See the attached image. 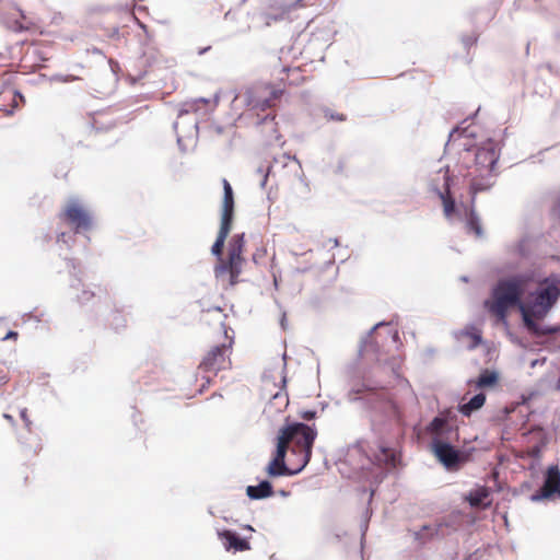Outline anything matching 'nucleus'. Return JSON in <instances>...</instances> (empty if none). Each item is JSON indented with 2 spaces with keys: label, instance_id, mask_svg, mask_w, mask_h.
<instances>
[{
  "label": "nucleus",
  "instance_id": "obj_1",
  "mask_svg": "<svg viewBox=\"0 0 560 560\" xmlns=\"http://www.w3.org/2000/svg\"><path fill=\"white\" fill-rule=\"evenodd\" d=\"M500 158V148L491 139L485 141L475 152V161L468 167L469 190L472 196L490 189L498 175L497 164Z\"/></svg>",
  "mask_w": 560,
  "mask_h": 560
},
{
  "label": "nucleus",
  "instance_id": "obj_2",
  "mask_svg": "<svg viewBox=\"0 0 560 560\" xmlns=\"http://www.w3.org/2000/svg\"><path fill=\"white\" fill-rule=\"evenodd\" d=\"M316 436L314 428L295 422L280 429L277 443H282L284 450L291 452L293 459L298 460L296 470H302L311 460Z\"/></svg>",
  "mask_w": 560,
  "mask_h": 560
},
{
  "label": "nucleus",
  "instance_id": "obj_3",
  "mask_svg": "<svg viewBox=\"0 0 560 560\" xmlns=\"http://www.w3.org/2000/svg\"><path fill=\"white\" fill-rule=\"evenodd\" d=\"M525 282L520 278L501 280L494 288L492 300L486 302L489 312L500 322H505L508 311L517 306L520 308L521 298L524 293Z\"/></svg>",
  "mask_w": 560,
  "mask_h": 560
},
{
  "label": "nucleus",
  "instance_id": "obj_4",
  "mask_svg": "<svg viewBox=\"0 0 560 560\" xmlns=\"http://www.w3.org/2000/svg\"><path fill=\"white\" fill-rule=\"evenodd\" d=\"M244 247V233L235 234L229 243L228 257L220 258V262L214 268L215 278L225 288H232L238 282L245 261L243 257Z\"/></svg>",
  "mask_w": 560,
  "mask_h": 560
},
{
  "label": "nucleus",
  "instance_id": "obj_5",
  "mask_svg": "<svg viewBox=\"0 0 560 560\" xmlns=\"http://www.w3.org/2000/svg\"><path fill=\"white\" fill-rule=\"evenodd\" d=\"M560 295V290L556 284H547L540 287L536 293L534 301L526 305L520 304V312L523 317L525 327L530 332H538V325L536 319L546 316L552 305L557 302Z\"/></svg>",
  "mask_w": 560,
  "mask_h": 560
},
{
  "label": "nucleus",
  "instance_id": "obj_6",
  "mask_svg": "<svg viewBox=\"0 0 560 560\" xmlns=\"http://www.w3.org/2000/svg\"><path fill=\"white\" fill-rule=\"evenodd\" d=\"M222 336L221 340L210 349L203 355L199 363L198 370L212 373L217 375L218 372L228 370L231 368V354L234 346L233 330L224 323L221 324Z\"/></svg>",
  "mask_w": 560,
  "mask_h": 560
},
{
  "label": "nucleus",
  "instance_id": "obj_7",
  "mask_svg": "<svg viewBox=\"0 0 560 560\" xmlns=\"http://www.w3.org/2000/svg\"><path fill=\"white\" fill-rule=\"evenodd\" d=\"M291 59V50L283 48L269 59L271 75L278 81L277 85L283 89L287 85L299 84L303 80L300 68L293 67Z\"/></svg>",
  "mask_w": 560,
  "mask_h": 560
},
{
  "label": "nucleus",
  "instance_id": "obj_8",
  "mask_svg": "<svg viewBox=\"0 0 560 560\" xmlns=\"http://www.w3.org/2000/svg\"><path fill=\"white\" fill-rule=\"evenodd\" d=\"M284 89L270 83L256 84L246 91V104L250 110L265 112L275 108Z\"/></svg>",
  "mask_w": 560,
  "mask_h": 560
},
{
  "label": "nucleus",
  "instance_id": "obj_9",
  "mask_svg": "<svg viewBox=\"0 0 560 560\" xmlns=\"http://www.w3.org/2000/svg\"><path fill=\"white\" fill-rule=\"evenodd\" d=\"M58 217L74 233L88 232L93 228L90 210L78 200L68 201Z\"/></svg>",
  "mask_w": 560,
  "mask_h": 560
},
{
  "label": "nucleus",
  "instance_id": "obj_10",
  "mask_svg": "<svg viewBox=\"0 0 560 560\" xmlns=\"http://www.w3.org/2000/svg\"><path fill=\"white\" fill-rule=\"evenodd\" d=\"M432 451L439 462L450 471H457L469 460V455L441 439L432 440Z\"/></svg>",
  "mask_w": 560,
  "mask_h": 560
},
{
  "label": "nucleus",
  "instance_id": "obj_11",
  "mask_svg": "<svg viewBox=\"0 0 560 560\" xmlns=\"http://www.w3.org/2000/svg\"><path fill=\"white\" fill-rule=\"evenodd\" d=\"M355 395H361L366 392L374 393L377 397V408H380L388 417L400 422L404 417L402 406L397 400L396 396L387 390L382 389L375 393L374 388L368 387L364 384L358 385L351 390Z\"/></svg>",
  "mask_w": 560,
  "mask_h": 560
},
{
  "label": "nucleus",
  "instance_id": "obj_12",
  "mask_svg": "<svg viewBox=\"0 0 560 560\" xmlns=\"http://www.w3.org/2000/svg\"><path fill=\"white\" fill-rule=\"evenodd\" d=\"M287 453L288 452L284 450L283 444L277 443L275 456L266 468V472L269 477L291 476L301 471L296 470L299 468L298 460L292 459L291 466L285 464Z\"/></svg>",
  "mask_w": 560,
  "mask_h": 560
},
{
  "label": "nucleus",
  "instance_id": "obj_13",
  "mask_svg": "<svg viewBox=\"0 0 560 560\" xmlns=\"http://www.w3.org/2000/svg\"><path fill=\"white\" fill-rule=\"evenodd\" d=\"M432 190L436 192L442 200L445 217L450 218L455 211V200L451 196L450 176L447 171L438 172L436 178L432 179Z\"/></svg>",
  "mask_w": 560,
  "mask_h": 560
},
{
  "label": "nucleus",
  "instance_id": "obj_14",
  "mask_svg": "<svg viewBox=\"0 0 560 560\" xmlns=\"http://www.w3.org/2000/svg\"><path fill=\"white\" fill-rule=\"evenodd\" d=\"M555 494L560 495V470L557 465L548 467L544 485L539 491L541 498H551Z\"/></svg>",
  "mask_w": 560,
  "mask_h": 560
},
{
  "label": "nucleus",
  "instance_id": "obj_15",
  "mask_svg": "<svg viewBox=\"0 0 560 560\" xmlns=\"http://www.w3.org/2000/svg\"><path fill=\"white\" fill-rule=\"evenodd\" d=\"M219 538L223 542L225 550L228 551H246L250 549V545L247 539L240 538L234 532L224 529L218 533Z\"/></svg>",
  "mask_w": 560,
  "mask_h": 560
},
{
  "label": "nucleus",
  "instance_id": "obj_16",
  "mask_svg": "<svg viewBox=\"0 0 560 560\" xmlns=\"http://www.w3.org/2000/svg\"><path fill=\"white\" fill-rule=\"evenodd\" d=\"M490 497V490L489 488L481 486L478 487L475 490H471L465 498V500L470 504L471 508H488L490 505V502L485 503V500H487Z\"/></svg>",
  "mask_w": 560,
  "mask_h": 560
},
{
  "label": "nucleus",
  "instance_id": "obj_17",
  "mask_svg": "<svg viewBox=\"0 0 560 560\" xmlns=\"http://www.w3.org/2000/svg\"><path fill=\"white\" fill-rule=\"evenodd\" d=\"M396 453L393 448L386 446H380L378 452L374 455V463L377 466L395 467L396 466Z\"/></svg>",
  "mask_w": 560,
  "mask_h": 560
},
{
  "label": "nucleus",
  "instance_id": "obj_18",
  "mask_svg": "<svg viewBox=\"0 0 560 560\" xmlns=\"http://www.w3.org/2000/svg\"><path fill=\"white\" fill-rule=\"evenodd\" d=\"M246 494L253 500L265 499L273 494L272 486L269 481L264 480L258 486H248Z\"/></svg>",
  "mask_w": 560,
  "mask_h": 560
},
{
  "label": "nucleus",
  "instance_id": "obj_19",
  "mask_svg": "<svg viewBox=\"0 0 560 560\" xmlns=\"http://www.w3.org/2000/svg\"><path fill=\"white\" fill-rule=\"evenodd\" d=\"M385 326L384 323L376 324L361 346V352H378L383 343L378 340L380 334L376 330Z\"/></svg>",
  "mask_w": 560,
  "mask_h": 560
},
{
  "label": "nucleus",
  "instance_id": "obj_20",
  "mask_svg": "<svg viewBox=\"0 0 560 560\" xmlns=\"http://www.w3.org/2000/svg\"><path fill=\"white\" fill-rule=\"evenodd\" d=\"M475 196L471 195V207L467 212L466 228L468 232H472L477 237H481L483 235V231L481 228V223L479 217L477 215L475 208Z\"/></svg>",
  "mask_w": 560,
  "mask_h": 560
},
{
  "label": "nucleus",
  "instance_id": "obj_21",
  "mask_svg": "<svg viewBox=\"0 0 560 560\" xmlns=\"http://www.w3.org/2000/svg\"><path fill=\"white\" fill-rule=\"evenodd\" d=\"M486 401V395L479 393L475 395L468 402L459 406V412L466 417H469L474 411L480 409Z\"/></svg>",
  "mask_w": 560,
  "mask_h": 560
},
{
  "label": "nucleus",
  "instance_id": "obj_22",
  "mask_svg": "<svg viewBox=\"0 0 560 560\" xmlns=\"http://www.w3.org/2000/svg\"><path fill=\"white\" fill-rule=\"evenodd\" d=\"M498 382V374L495 372L485 370L479 377L475 381L476 388L490 387Z\"/></svg>",
  "mask_w": 560,
  "mask_h": 560
},
{
  "label": "nucleus",
  "instance_id": "obj_23",
  "mask_svg": "<svg viewBox=\"0 0 560 560\" xmlns=\"http://www.w3.org/2000/svg\"><path fill=\"white\" fill-rule=\"evenodd\" d=\"M224 196H223V202H222V210H232L234 211V196H233V189L229 183L228 179H222Z\"/></svg>",
  "mask_w": 560,
  "mask_h": 560
},
{
  "label": "nucleus",
  "instance_id": "obj_24",
  "mask_svg": "<svg viewBox=\"0 0 560 560\" xmlns=\"http://www.w3.org/2000/svg\"><path fill=\"white\" fill-rule=\"evenodd\" d=\"M233 215H234V211L222 210L221 224H220V230H219L218 234L228 237V235L232 229Z\"/></svg>",
  "mask_w": 560,
  "mask_h": 560
},
{
  "label": "nucleus",
  "instance_id": "obj_25",
  "mask_svg": "<svg viewBox=\"0 0 560 560\" xmlns=\"http://www.w3.org/2000/svg\"><path fill=\"white\" fill-rule=\"evenodd\" d=\"M447 425V420L441 417H435L429 424V432L434 436L433 439H440L443 435L444 428Z\"/></svg>",
  "mask_w": 560,
  "mask_h": 560
},
{
  "label": "nucleus",
  "instance_id": "obj_26",
  "mask_svg": "<svg viewBox=\"0 0 560 560\" xmlns=\"http://www.w3.org/2000/svg\"><path fill=\"white\" fill-rule=\"evenodd\" d=\"M462 335L469 339V348L470 349H474L481 343V334L475 327H471L470 329H466L465 331L462 332Z\"/></svg>",
  "mask_w": 560,
  "mask_h": 560
},
{
  "label": "nucleus",
  "instance_id": "obj_27",
  "mask_svg": "<svg viewBox=\"0 0 560 560\" xmlns=\"http://www.w3.org/2000/svg\"><path fill=\"white\" fill-rule=\"evenodd\" d=\"M225 240H226V236H222V235L218 234L217 240H215L214 244L212 245L211 252L213 255L218 256L219 259L222 258V250L224 247Z\"/></svg>",
  "mask_w": 560,
  "mask_h": 560
},
{
  "label": "nucleus",
  "instance_id": "obj_28",
  "mask_svg": "<svg viewBox=\"0 0 560 560\" xmlns=\"http://www.w3.org/2000/svg\"><path fill=\"white\" fill-rule=\"evenodd\" d=\"M325 117L329 120H336V121H345L346 115L341 113H332V112H326Z\"/></svg>",
  "mask_w": 560,
  "mask_h": 560
},
{
  "label": "nucleus",
  "instance_id": "obj_29",
  "mask_svg": "<svg viewBox=\"0 0 560 560\" xmlns=\"http://www.w3.org/2000/svg\"><path fill=\"white\" fill-rule=\"evenodd\" d=\"M273 400L275 401H279L280 405H282L283 407H287L288 404H289V398H288V395L287 393H277L273 395Z\"/></svg>",
  "mask_w": 560,
  "mask_h": 560
},
{
  "label": "nucleus",
  "instance_id": "obj_30",
  "mask_svg": "<svg viewBox=\"0 0 560 560\" xmlns=\"http://www.w3.org/2000/svg\"><path fill=\"white\" fill-rule=\"evenodd\" d=\"M9 381V369L4 364H0V386Z\"/></svg>",
  "mask_w": 560,
  "mask_h": 560
},
{
  "label": "nucleus",
  "instance_id": "obj_31",
  "mask_svg": "<svg viewBox=\"0 0 560 560\" xmlns=\"http://www.w3.org/2000/svg\"><path fill=\"white\" fill-rule=\"evenodd\" d=\"M20 416H21L22 420L25 422L26 427L30 429L31 421L28 419L27 409H25V408L22 409L20 412Z\"/></svg>",
  "mask_w": 560,
  "mask_h": 560
},
{
  "label": "nucleus",
  "instance_id": "obj_32",
  "mask_svg": "<svg viewBox=\"0 0 560 560\" xmlns=\"http://www.w3.org/2000/svg\"><path fill=\"white\" fill-rule=\"evenodd\" d=\"M19 337V334L16 331H13V330H10L3 338L2 340H9V339H13V340H16Z\"/></svg>",
  "mask_w": 560,
  "mask_h": 560
},
{
  "label": "nucleus",
  "instance_id": "obj_33",
  "mask_svg": "<svg viewBox=\"0 0 560 560\" xmlns=\"http://www.w3.org/2000/svg\"><path fill=\"white\" fill-rule=\"evenodd\" d=\"M316 412L315 411H305L303 415H302V418L305 419V420H311L315 417Z\"/></svg>",
  "mask_w": 560,
  "mask_h": 560
},
{
  "label": "nucleus",
  "instance_id": "obj_34",
  "mask_svg": "<svg viewBox=\"0 0 560 560\" xmlns=\"http://www.w3.org/2000/svg\"><path fill=\"white\" fill-rule=\"evenodd\" d=\"M387 336L393 338V341L396 342L398 340V331L389 329Z\"/></svg>",
  "mask_w": 560,
  "mask_h": 560
},
{
  "label": "nucleus",
  "instance_id": "obj_35",
  "mask_svg": "<svg viewBox=\"0 0 560 560\" xmlns=\"http://www.w3.org/2000/svg\"><path fill=\"white\" fill-rule=\"evenodd\" d=\"M91 296H93V293H90V292H88V291H84V292L82 293V295H81V298H80V299H81V301H89V299H90Z\"/></svg>",
  "mask_w": 560,
  "mask_h": 560
},
{
  "label": "nucleus",
  "instance_id": "obj_36",
  "mask_svg": "<svg viewBox=\"0 0 560 560\" xmlns=\"http://www.w3.org/2000/svg\"><path fill=\"white\" fill-rule=\"evenodd\" d=\"M269 117L271 118V120H273V119L276 118V115H275V114H272V115H269V114H268V115H266L265 119H267V118H269Z\"/></svg>",
  "mask_w": 560,
  "mask_h": 560
},
{
  "label": "nucleus",
  "instance_id": "obj_37",
  "mask_svg": "<svg viewBox=\"0 0 560 560\" xmlns=\"http://www.w3.org/2000/svg\"><path fill=\"white\" fill-rule=\"evenodd\" d=\"M3 417H4L5 419L10 420V421H12V420H13L12 416H10V415H8V413H4V416H3Z\"/></svg>",
  "mask_w": 560,
  "mask_h": 560
},
{
  "label": "nucleus",
  "instance_id": "obj_38",
  "mask_svg": "<svg viewBox=\"0 0 560 560\" xmlns=\"http://www.w3.org/2000/svg\"><path fill=\"white\" fill-rule=\"evenodd\" d=\"M135 19L137 20L140 27L145 28V25L143 23L139 22V20L137 18H135Z\"/></svg>",
  "mask_w": 560,
  "mask_h": 560
},
{
  "label": "nucleus",
  "instance_id": "obj_39",
  "mask_svg": "<svg viewBox=\"0 0 560 560\" xmlns=\"http://www.w3.org/2000/svg\"><path fill=\"white\" fill-rule=\"evenodd\" d=\"M40 448H42V447L38 445V447H36V448L34 450V454H37V453L40 451Z\"/></svg>",
  "mask_w": 560,
  "mask_h": 560
},
{
  "label": "nucleus",
  "instance_id": "obj_40",
  "mask_svg": "<svg viewBox=\"0 0 560 560\" xmlns=\"http://www.w3.org/2000/svg\"><path fill=\"white\" fill-rule=\"evenodd\" d=\"M8 92H9L10 94H13V95L18 94V92H16V91H14V90H10V91H8Z\"/></svg>",
  "mask_w": 560,
  "mask_h": 560
},
{
  "label": "nucleus",
  "instance_id": "obj_41",
  "mask_svg": "<svg viewBox=\"0 0 560 560\" xmlns=\"http://www.w3.org/2000/svg\"><path fill=\"white\" fill-rule=\"evenodd\" d=\"M63 236H65V233H61L60 235H58V240H60Z\"/></svg>",
  "mask_w": 560,
  "mask_h": 560
}]
</instances>
